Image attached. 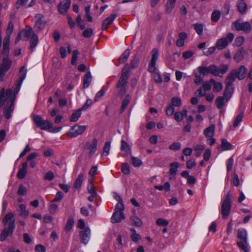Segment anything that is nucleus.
I'll list each match as a JSON object with an SVG mask.
<instances>
[{"label": "nucleus", "instance_id": "nucleus-33", "mask_svg": "<svg viewBox=\"0 0 252 252\" xmlns=\"http://www.w3.org/2000/svg\"><path fill=\"white\" fill-rule=\"evenodd\" d=\"M82 111L80 108L74 111L70 118V121L72 122H77L81 115Z\"/></svg>", "mask_w": 252, "mask_h": 252}, {"label": "nucleus", "instance_id": "nucleus-5", "mask_svg": "<svg viewBox=\"0 0 252 252\" xmlns=\"http://www.w3.org/2000/svg\"><path fill=\"white\" fill-rule=\"evenodd\" d=\"M231 194L229 191L222 201L221 205V214L223 219H226L229 216L231 208Z\"/></svg>", "mask_w": 252, "mask_h": 252}, {"label": "nucleus", "instance_id": "nucleus-52", "mask_svg": "<svg viewBox=\"0 0 252 252\" xmlns=\"http://www.w3.org/2000/svg\"><path fill=\"white\" fill-rule=\"evenodd\" d=\"M193 73L195 77V79L194 80V83L196 85L200 84L203 81V77L197 74V72L195 71H194Z\"/></svg>", "mask_w": 252, "mask_h": 252}, {"label": "nucleus", "instance_id": "nucleus-35", "mask_svg": "<svg viewBox=\"0 0 252 252\" xmlns=\"http://www.w3.org/2000/svg\"><path fill=\"white\" fill-rule=\"evenodd\" d=\"M130 55V51L128 49H127L125 52L121 55L120 57L119 58V61L120 63H125L128 59Z\"/></svg>", "mask_w": 252, "mask_h": 252}, {"label": "nucleus", "instance_id": "nucleus-59", "mask_svg": "<svg viewBox=\"0 0 252 252\" xmlns=\"http://www.w3.org/2000/svg\"><path fill=\"white\" fill-rule=\"evenodd\" d=\"M196 164L195 160L193 158H191L188 160L186 162V166L188 169H192Z\"/></svg>", "mask_w": 252, "mask_h": 252}, {"label": "nucleus", "instance_id": "nucleus-20", "mask_svg": "<svg viewBox=\"0 0 252 252\" xmlns=\"http://www.w3.org/2000/svg\"><path fill=\"white\" fill-rule=\"evenodd\" d=\"M28 163L25 162L22 165V167L19 170L17 176L19 179H24L28 173Z\"/></svg>", "mask_w": 252, "mask_h": 252}, {"label": "nucleus", "instance_id": "nucleus-61", "mask_svg": "<svg viewBox=\"0 0 252 252\" xmlns=\"http://www.w3.org/2000/svg\"><path fill=\"white\" fill-rule=\"evenodd\" d=\"M174 108L172 106L169 104L165 109L166 114L168 116H171L174 112Z\"/></svg>", "mask_w": 252, "mask_h": 252}, {"label": "nucleus", "instance_id": "nucleus-26", "mask_svg": "<svg viewBox=\"0 0 252 252\" xmlns=\"http://www.w3.org/2000/svg\"><path fill=\"white\" fill-rule=\"evenodd\" d=\"M38 42V36L35 33H33L30 40V46L29 49L33 52L34 48L36 46Z\"/></svg>", "mask_w": 252, "mask_h": 252}, {"label": "nucleus", "instance_id": "nucleus-14", "mask_svg": "<svg viewBox=\"0 0 252 252\" xmlns=\"http://www.w3.org/2000/svg\"><path fill=\"white\" fill-rule=\"evenodd\" d=\"M12 61L7 58L3 57L2 63L0 66V78L1 81L5 73L9 70L11 65Z\"/></svg>", "mask_w": 252, "mask_h": 252}, {"label": "nucleus", "instance_id": "nucleus-18", "mask_svg": "<svg viewBox=\"0 0 252 252\" xmlns=\"http://www.w3.org/2000/svg\"><path fill=\"white\" fill-rule=\"evenodd\" d=\"M233 70L236 71V74L239 80L244 79L247 72V69L244 65H241L238 69H234Z\"/></svg>", "mask_w": 252, "mask_h": 252}, {"label": "nucleus", "instance_id": "nucleus-19", "mask_svg": "<svg viewBox=\"0 0 252 252\" xmlns=\"http://www.w3.org/2000/svg\"><path fill=\"white\" fill-rule=\"evenodd\" d=\"M116 17L117 14H111L109 17L106 18L104 20H103L102 23V30H106L108 27L114 21Z\"/></svg>", "mask_w": 252, "mask_h": 252}, {"label": "nucleus", "instance_id": "nucleus-58", "mask_svg": "<svg viewBox=\"0 0 252 252\" xmlns=\"http://www.w3.org/2000/svg\"><path fill=\"white\" fill-rule=\"evenodd\" d=\"M54 177L55 176L54 173L51 171H49L46 173V174L44 176V179L45 180L51 181L52 180H53Z\"/></svg>", "mask_w": 252, "mask_h": 252}, {"label": "nucleus", "instance_id": "nucleus-31", "mask_svg": "<svg viewBox=\"0 0 252 252\" xmlns=\"http://www.w3.org/2000/svg\"><path fill=\"white\" fill-rule=\"evenodd\" d=\"M92 80L91 74L90 72H87L84 77L83 78V88H88Z\"/></svg>", "mask_w": 252, "mask_h": 252}, {"label": "nucleus", "instance_id": "nucleus-24", "mask_svg": "<svg viewBox=\"0 0 252 252\" xmlns=\"http://www.w3.org/2000/svg\"><path fill=\"white\" fill-rule=\"evenodd\" d=\"M124 219L125 216L124 213L115 212L111 217V222L113 223H118L121 222Z\"/></svg>", "mask_w": 252, "mask_h": 252}, {"label": "nucleus", "instance_id": "nucleus-2", "mask_svg": "<svg viewBox=\"0 0 252 252\" xmlns=\"http://www.w3.org/2000/svg\"><path fill=\"white\" fill-rule=\"evenodd\" d=\"M228 64H221L218 67L215 64H211L208 67L205 66H199L197 68V73L203 77L211 73L214 76H219L220 73L224 74L228 69Z\"/></svg>", "mask_w": 252, "mask_h": 252}, {"label": "nucleus", "instance_id": "nucleus-23", "mask_svg": "<svg viewBox=\"0 0 252 252\" xmlns=\"http://www.w3.org/2000/svg\"><path fill=\"white\" fill-rule=\"evenodd\" d=\"M237 78L235 70H232L225 80L226 85L232 87V84Z\"/></svg>", "mask_w": 252, "mask_h": 252}, {"label": "nucleus", "instance_id": "nucleus-46", "mask_svg": "<svg viewBox=\"0 0 252 252\" xmlns=\"http://www.w3.org/2000/svg\"><path fill=\"white\" fill-rule=\"evenodd\" d=\"M79 54V51L77 49L74 50L72 53V56L71 58V63L73 65H75L76 64V62L78 58V55Z\"/></svg>", "mask_w": 252, "mask_h": 252}, {"label": "nucleus", "instance_id": "nucleus-25", "mask_svg": "<svg viewBox=\"0 0 252 252\" xmlns=\"http://www.w3.org/2000/svg\"><path fill=\"white\" fill-rule=\"evenodd\" d=\"M121 150L124 152V157L127 156L131 152V150L128 143L124 140H122L121 141Z\"/></svg>", "mask_w": 252, "mask_h": 252}, {"label": "nucleus", "instance_id": "nucleus-3", "mask_svg": "<svg viewBox=\"0 0 252 252\" xmlns=\"http://www.w3.org/2000/svg\"><path fill=\"white\" fill-rule=\"evenodd\" d=\"M8 220L10 222L8 223V228H4L0 234V239L1 241L5 240L8 236L12 234L15 228V220L14 219V214L12 213H9L6 214L2 220V224L5 226Z\"/></svg>", "mask_w": 252, "mask_h": 252}, {"label": "nucleus", "instance_id": "nucleus-40", "mask_svg": "<svg viewBox=\"0 0 252 252\" xmlns=\"http://www.w3.org/2000/svg\"><path fill=\"white\" fill-rule=\"evenodd\" d=\"M182 104V100L180 97H173L171 100L170 105L172 107H179Z\"/></svg>", "mask_w": 252, "mask_h": 252}, {"label": "nucleus", "instance_id": "nucleus-6", "mask_svg": "<svg viewBox=\"0 0 252 252\" xmlns=\"http://www.w3.org/2000/svg\"><path fill=\"white\" fill-rule=\"evenodd\" d=\"M232 29H235L237 31H243L246 33L251 32L252 29L248 22H244L242 19H238L233 22L231 25Z\"/></svg>", "mask_w": 252, "mask_h": 252}, {"label": "nucleus", "instance_id": "nucleus-13", "mask_svg": "<svg viewBox=\"0 0 252 252\" xmlns=\"http://www.w3.org/2000/svg\"><path fill=\"white\" fill-rule=\"evenodd\" d=\"M97 140L96 138H94L91 142H87L83 148L89 151V156H92L96 152L97 146Z\"/></svg>", "mask_w": 252, "mask_h": 252}, {"label": "nucleus", "instance_id": "nucleus-43", "mask_svg": "<svg viewBox=\"0 0 252 252\" xmlns=\"http://www.w3.org/2000/svg\"><path fill=\"white\" fill-rule=\"evenodd\" d=\"M194 30L199 35L203 34L204 25L202 24L196 23L193 25Z\"/></svg>", "mask_w": 252, "mask_h": 252}, {"label": "nucleus", "instance_id": "nucleus-8", "mask_svg": "<svg viewBox=\"0 0 252 252\" xmlns=\"http://www.w3.org/2000/svg\"><path fill=\"white\" fill-rule=\"evenodd\" d=\"M234 38V35L232 32H229L225 37H222L217 40L216 47L218 50H222L225 48L229 43H231Z\"/></svg>", "mask_w": 252, "mask_h": 252}, {"label": "nucleus", "instance_id": "nucleus-63", "mask_svg": "<svg viewBox=\"0 0 252 252\" xmlns=\"http://www.w3.org/2000/svg\"><path fill=\"white\" fill-rule=\"evenodd\" d=\"M174 117L175 120L178 122H181L184 118L180 111L175 112L174 115Z\"/></svg>", "mask_w": 252, "mask_h": 252}, {"label": "nucleus", "instance_id": "nucleus-9", "mask_svg": "<svg viewBox=\"0 0 252 252\" xmlns=\"http://www.w3.org/2000/svg\"><path fill=\"white\" fill-rule=\"evenodd\" d=\"M129 66L126 64L122 70V74L119 78L116 87L119 88L120 87H126L127 84V80L129 78Z\"/></svg>", "mask_w": 252, "mask_h": 252}, {"label": "nucleus", "instance_id": "nucleus-48", "mask_svg": "<svg viewBox=\"0 0 252 252\" xmlns=\"http://www.w3.org/2000/svg\"><path fill=\"white\" fill-rule=\"evenodd\" d=\"M169 223V221L165 219L159 218L157 220L156 224L159 226H166Z\"/></svg>", "mask_w": 252, "mask_h": 252}, {"label": "nucleus", "instance_id": "nucleus-42", "mask_svg": "<svg viewBox=\"0 0 252 252\" xmlns=\"http://www.w3.org/2000/svg\"><path fill=\"white\" fill-rule=\"evenodd\" d=\"M220 16L221 13L219 10H214L211 15V20L213 22H217L220 19Z\"/></svg>", "mask_w": 252, "mask_h": 252}, {"label": "nucleus", "instance_id": "nucleus-4", "mask_svg": "<svg viewBox=\"0 0 252 252\" xmlns=\"http://www.w3.org/2000/svg\"><path fill=\"white\" fill-rule=\"evenodd\" d=\"M237 237L239 240L237 242L238 247L244 252H250L246 230L244 228L239 229L238 230Z\"/></svg>", "mask_w": 252, "mask_h": 252}, {"label": "nucleus", "instance_id": "nucleus-53", "mask_svg": "<svg viewBox=\"0 0 252 252\" xmlns=\"http://www.w3.org/2000/svg\"><path fill=\"white\" fill-rule=\"evenodd\" d=\"M27 192V188L23 185H20L17 190V194L20 195H23L26 194Z\"/></svg>", "mask_w": 252, "mask_h": 252}, {"label": "nucleus", "instance_id": "nucleus-22", "mask_svg": "<svg viewBox=\"0 0 252 252\" xmlns=\"http://www.w3.org/2000/svg\"><path fill=\"white\" fill-rule=\"evenodd\" d=\"M246 53L245 50L243 47L240 48L236 52L234 56V60L237 63L243 60Z\"/></svg>", "mask_w": 252, "mask_h": 252}, {"label": "nucleus", "instance_id": "nucleus-50", "mask_svg": "<svg viewBox=\"0 0 252 252\" xmlns=\"http://www.w3.org/2000/svg\"><path fill=\"white\" fill-rule=\"evenodd\" d=\"M93 34V30L92 28H87L83 32L82 35L85 38H89Z\"/></svg>", "mask_w": 252, "mask_h": 252}, {"label": "nucleus", "instance_id": "nucleus-12", "mask_svg": "<svg viewBox=\"0 0 252 252\" xmlns=\"http://www.w3.org/2000/svg\"><path fill=\"white\" fill-rule=\"evenodd\" d=\"M35 24L34 28L38 32L42 30L45 26L46 22L44 19V16L42 14H38L34 16Z\"/></svg>", "mask_w": 252, "mask_h": 252}, {"label": "nucleus", "instance_id": "nucleus-7", "mask_svg": "<svg viewBox=\"0 0 252 252\" xmlns=\"http://www.w3.org/2000/svg\"><path fill=\"white\" fill-rule=\"evenodd\" d=\"M34 123L41 130H47L53 128V125L48 120H44L40 115H34L32 117Z\"/></svg>", "mask_w": 252, "mask_h": 252}, {"label": "nucleus", "instance_id": "nucleus-16", "mask_svg": "<svg viewBox=\"0 0 252 252\" xmlns=\"http://www.w3.org/2000/svg\"><path fill=\"white\" fill-rule=\"evenodd\" d=\"M71 4L70 0H63L58 5V11L61 14L66 13L68 9L70 7Z\"/></svg>", "mask_w": 252, "mask_h": 252}, {"label": "nucleus", "instance_id": "nucleus-55", "mask_svg": "<svg viewBox=\"0 0 252 252\" xmlns=\"http://www.w3.org/2000/svg\"><path fill=\"white\" fill-rule=\"evenodd\" d=\"M121 171L124 174L126 175H128L129 174V167L127 163H125L123 164L121 168Z\"/></svg>", "mask_w": 252, "mask_h": 252}, {"label": "nucleus", "instance_id": "nucleus-41", "mask_svg": "<svg viewBox=\"0 0 252 252\" xmlns=\"http://www.w3.org/2000/svg\"><path fill=\"white\" fill-rule=\"evenodd\" d=\"M245 40V38L243 36H239L235 38L233 46L237 47H240L243 44Z\"/></svg>", "mask_w": 252, "mask_h": 252}, {"label": "nucleus", "instance_id": "nucleus-29", "mask_svg": "<svg viewBox=\"0 0 252 252\" xmlns=\"http://www.w3.org/2000/svg\"><path fill=\"white\" fill-rule=\"evenodd\" d=\"M176 0H167L165 4V12L170 13L174 8Z\"/></svg>", "mask_w": 252, "mask_h": 252}, {"label": "nucleus", "instance_id": "nucleus-15", "mask_svg": "<svg viewBox=\"0 0 252 252\" xmlns=\"http://www.w3.org/2000/svg\"><path fill=\"white\" fill-rule=\"evenodd\" d=\"M91 234V230L89 227H86L85 229L79 232L81 242L85 245L88 244Z\"/></svg>", "mask_w": 252, "mask_h": 252}, {"label": "nucleus", "instance_id": "nucleus-27", "mask_svg": "<svg viewBox=\"0 0 252 252\" xmlns=\"http://www.w3.org/2000/svg\"><path fill=\"white\" fill-rule=\"evenodd\" d=\"M227 101L223 96H218L215 100L217 108L219 109H221Z\"/></svg>", "mask_w": 252, "mask_h": 252}, {"label": "nucleus", "instance_id": "nucleus-39", "mask_svg": "<svg viewBox=\"0 0 252 252\" xmlns=\"http://www.w3.org/2000/svg\"><path fill=\"white\" fill-rule=\"evenodd\" d=\"M171 167L169 170V173L171 175H176L177 172V169L179 166V164L177 162H172L170 164Z\"/></svg>", "mask_w": 252, "mask_h": 252}, {"label": "nucleus", "instance_id": "nucleus-36", "mask_svg": "<svg viewBox=\"0 0 252 252\" xmlns=\"http://www.w3.org/2000/svg\"><path fill=\"white\" fill-rule=\"evenodd\" d=\"M220 146L222 151L231 150L232 147V145L226 139L221 140Z\"/></svg>", "mask_w": 252, "mask_h": 252}, {"label": "nucleus", "instance_id": "nucleus-60", "mask_svg": "<svg viewBox=\"0 0 252 252\" xmlns=\"http://www.w3.org/2000/svg\"><path fill=\"white\" fill-rule=\"evenodd\" d=\"M9 50V46L3 45L2 54L3 57L8 58Z\"/></svg>", "mask_w": 252, "mask_h": 252}, {"label": "nucleus", "instance_id": "nucleus-56", "mask_svg": "<svg viewBox=\"0 0 252 252\" xmlns=\"http://www.w3.org/2000/svg\"><path fill=\"white\" fill-rule=\"evenodd\" d=\"M125 209L124 205L123 202H118L115 207V211L118 212V213H124L123 211Z\"/></svg>", "mask_w": 252, "mask_h": 252}, {"label": "nucleus", "instance_id": "nucleus-44", "mask_svg": "<svg viewBox=\"0 0 252 252\" xmlns=\"http://www.w3.org/2000/svg\"><path fill=\"white\" fill-rule=\"evenodd\" d=\"M111 148V142L107 141L105 142L104 146L103 148V153L102 156H107L109 153V151Z\"/></svg>", "mask_w": 252, "mask_h": 252}, {"label": "nucleus", "instance_id": "nucleus-45", "mask_svg": "<svg viewBox=\"0 0 252 252\" xmlns=\"http://www.w3.org/2000/svg\"><path fill=\"white\" fill-rule=\"evenodd\" d=\"M244 117V113L241 112L239 115H237L236 117L234 123L233 125V126L234 128H236L238 126L239 124L241 122L242 119Z\"/></svg>", "mask_w": 252, "mask_h": 252}, {"label": "nucleus", "instance_id": "nucleus-47", "mask_svg": "<svg viewBox=\"0 0 252 252\" xmlns=\"http://www.w3.org/2000/svg\"><path fill=\"white\" fill-rule=\"evenodd\" d=\"M131 220L133 225L136 226H141L142 224V221L141 220L135 216L132 217L131 218Z\"/></svg>", "mask_w": 252, "mask_h": 252}, {"label": "nucleus", "instance_id": "nucleus-57", "mask_svg": "<svg viewBox=\"0 0 252 252\" xmlns=\"http://www.w3.org/2000/svg\"><path fill=\"white\" fill-rule=\"evenodd\" d=\"M222 85L220 82H216L213 86V91L214 92H219L222 90Z\"/></svg>", "mask_w": 252, "mask_h": 252}, {"label": "nucleus", "instance_id": "nucleus-34", "mask_svg": "<svg viewBox=\"0 0 252 252\" xmlns=\"http://www.w3.org/2000/svg\"><path fill=\"white\" fill-rule=\"evenodd\" d=\"M84 174L80 173L74 181V187L76 189H80L83 180Z\"/></svg>", "mask_w": 252, "mask_h": 252}, {"label": "nucleus", "instance_id": "nucleus-38", "mask_svg": "<svg viewBox=\"0 0 252 252\" xmlns=\"http://www.w3.org/2000/svg\"><path fill=\"white\" fill-rule=\"evenodd\" d=\"M19 210L20 211V215L24 218L27 217L29 214L28 210L26 209V207L24 204H20L19 207Z\"/></svg>", "mask_w": 252, "mask_h": 252}, {"label": "nucleus", "instance_id": "nucleus-28", "mask_svg": "<svg viewBox=\"0 0 252 252\" xmlns=\"http://www.w3.org/2000/svg\"><path fill=\"white\" fill-rule=\"evenodd\" d=\"M215 126L214 125H211L208 127L206 128L203 131L204 134L206 137H212L215 133Z\"/></svg>", "mask_w": 252, "mask_h": 252}, {"label": "nucleus", "instance_id": "nucleus-62", "mask_svg": "<svg viewBox=\"0 0 252 252\" xmlns=\"http://www.w3.org/2000/svg\"><path fill=\"white\" fill-rule=\"evenodd\" d=\"M63 197V192L61 191H59L57 192L56 193V195L55 196V197L54 199L52 201V202H57V201H60Z\"/></svg>", "mask_w": 252, "mask_h": 252}, {"label": "nucleus", "instance_id": "nucleus-11", "mask_svg": "<svg viewBox=\"0 0 252 252\" xmlns=\"http://www.w3.org/2000/svg\"><path fill=\"white\" fill-rule=\"evenodd\" d=\"M152 56L151 60L149 63L148 70L150 72H154L156 70V62L158 57V50L157 48L153 49L151 52Z\"/></svg>", "mask_w": 252, "mask_h": 252}, {"label": "nucleus", "instance_id": "nucleus-64", "mask_svg": "<svg viewBox=\"0 0 252 252\" xmlns=\"http://www.w3.org/2000/svg\"><path fill=\"white\" fill-rule=\"evenodd\" d=\"M105 94V91L104 90L101 89L99 92H98L94 98V101H97L99 99H100Z\"/></svg>", "mask_w": 252, "mask_h": 252}, {"label": "nucleus", "instance_id": "nucleus-51", "mask_svg": "<svg viewBox=\"0 0 252 252\" xmlns=\"http://www.w3.org/2000/svg\"><path fill=\"white\" fill-rule=\"evenodd\" d=\"M181 148V144L179 142H174L169 147V149L172 151L179 150Z\"/></svg>", "mask_w": 252, "mask_h": 252}, {"label": "nucleus", "instance_id": "nucleus-10", "mask_svg": "<svg viewBox=\"0 0 252 252\" xmlns=\"http://www.w3.org/2000/svg\"><path fill=\"white\" fill-rule=\"evenodd\" d=\"M87 128V126H86L75 125L71 127L68 135L70 138L76 137L82 134Z\"/></svg>", "mask_w": 252, "mask_h": 252}, {"label": "nucleus", "instance_id": "nucleus-32", "mask_svg": "<svg viewBox=\"0 0 252 252\" xmlns=\"http://www.w3.org/2000/svg\"><path fill=\"white\" fill-rule=\"evenodd\" d=\"M237 8L238 10L241 14H244L246 12L247 10V5L244 2V0H241L238 3Z\"/></svg>", "mask_w": 252, "mask_h": 252}, {"label": "nucleus", "instance_id": "nucleus-17", "mask_svg": "<svg viewBox=\"0 0 252 252\" xmlns=\"http://www.w3.org/2000/svg\"><path fill=\"white\" fill-rule=\"evenodd\" d=\"M181 176L187 179L188 184L191 187H192L196 183V178L192 175H189V172L188 171H183L181 173Z\"/></svg>", "mask_w": 252, "mask_h": 252}, {"label": "nucleus", "instance_id": "nucleus-54", "mask_svg": "<svg viewBox=\"0 0 252 252\" xmlns=\"http://www.w3.org/2000/svg\"><path fill=\"white\" fill-rule=\"evenodd\" d=\"M131 158L132 164L134 167H138L142 165V162L139 158L134 157H132Z\"/></svg>", "mask_w": 252, "mask_h": 252}, {"label": "nucleus", "instance_id": "nucleus-1", "mask_svg": "<svg viewBox=\"0 0 252 252\" xmlns=\"http://www.w3.org/2000/svg\"><path fill=\"white\" fill-rule=\"evenodd\" d=\"M19 73V80L15 89H9L5 91L4 88H2L0 92V107L5 106L3 114L6 119H9L11 117V114L14 109L16 95L18 94L23 81L26 77L27 70L24 66L20 68Z\"/></svg>", "mask_w": 252, "mask_h": 252}, {"label": "nucleus", "instance_id": "nucleus-21", "mask_svg": "<svg viewBox=\"0 0 252 252\" xmlns=\"http://www.w3.org/2000/svg\"><path fill=\"white\" fill-rule=\"evenodd\" d=\"M20 32L22 36V38H24V40L25 41L28 40L29 36L31 35H32L33 33H34L32 28L29 26H26V29L20 31Z\"/></svg>", "mask_w": 252, "mask_h": 252}, {"label": "nucleus", "instance_id": "nucleus-37", "mask_svg": "<svg viewBox=\"0 0 252 252\" xmlns=\"http://www.w3.org/2000/svg\"><path fill=\"white\" fill-rule=\"evenodd\" d=\"M232 87L226 85L225 90L223 92V97L228 100L232 95Z\"/></svg>", "mask_w": 252, "mask_h": 252}, {"label": "nucleus", "instance_id": "nucleus-49", "mask_svg": "<svg viewBox=\"0 0 252 252\" xmlns=\"http://www.w3.org/2000/svg\"><path fill=\"white\" fill-rule=\"evenodd\" d=\"M74 219L73 218H69L67 221L65 229L66 231H69L73 226L74 224Z\"/></svg>", "mask_w": 252, "mask_h": 252}, {"label": "nucleus", "instance_id": "nucleus-30", "mask_svg": "<svg viewBox=\"0 0 252 252\" xmlns=\"http://www.w3.org/2000/svg\"><path fill=\"white\" fill-rule=\"evenodd\" d=\"M130 99L131 96L129 94L126 95L123 101L121 107L120 109V113H123L125 111L128 103H129Z\"/></svg>", "mask_w": 252, "mask_h": 252}]
</instances>
